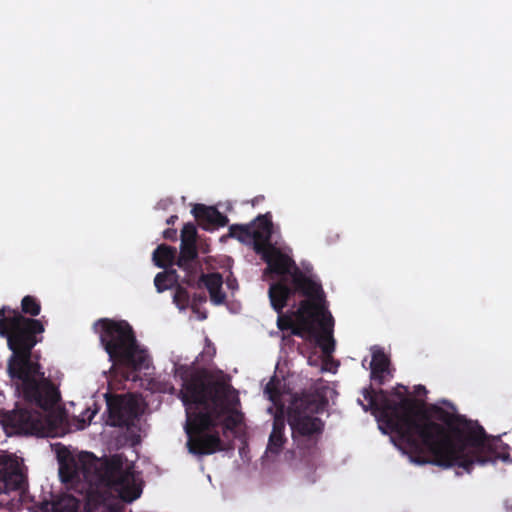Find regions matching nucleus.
Segmentation results:
<instances>
[{"mask_svg":"<svg viewBox=\"0 0 512 512\" xmlns=\"http://www.w3.org/2000/svg\"><path fill=\"white\" fill-rule=\"evenodd\" d=\"M407 392L401 384L393 388L396 401L387 391L369 386L362 391L368 404L359 403L398 437L415 463L457 467L468 474L476 464L512 463L510 446L500 436H489L478 422L436 404L425 406Z\"/></svg>","mask_w":512,"mask_h":512,"instance_id":"nucleus-1","label":"nucleus"},{"mask_svg":"<svg viewBox=\"0 0 512 512\" xmlns=\"http://www.w3.org/2000/svg\"><path fill=\"white\" fill-rule=\"evenodd\" d=\"M45 331L41 320L25 317L15 312L13 330L8 337V348L12 355L8 360V373L20 383L18 391L23 399L41 411L16 406L2 417V424L13 433L44 435L50 424L47 412L61 400L58 387L45 377L39 363L40 355L32 350L43 339Z\"/></svg>","mask_w":512,"mask_h":512,"instance_id":"nucleus-2","label":"nucleus"},{"mask_svg":"<svg viewBox=\"0 0 512 512\" xmlns=\"http://www.w3.org/2000/svg\"><path fill=\"white\" fill-rule=\"evenodd\" d=\"M81 477L87 484L85 512H119L113 504L112 491L128 503L139 498L142 492L135 483L133 467L124 466L123 457L119 454L101 463L94 460L82 463L66 480H80Z\"/></svg>","mask_w":512,"mask_h":512,"instance_id":"nucleus-3","label":"nucleus"},{"mask_svg":"<svg viewBox=\"0 0 512 512\" xmlns=\"http://www.w3.org/2000/svg\"><path fill=\"white\" fill-rule=\"evenodd\" d=\"M178 398L185 406V431L188 436L189 452L194 455H210L226 450L219 432L215 430L225 408L221 400L218 398L215 400L216 407L212 412H201L194 406V403H205L203 385L198 376L192 381H184Z\"/></svg>","mask_w":512,"mask_h":512,"instance_id":"nucleus-4","label":"nucleus"},{"mask_svg":"<svg viewBox=\"0 0 512 512\" xmlns=\"http://www.w3.org/2000/svg\"><path fill=\"white\" fill-rule=\"evenodd\" d=\"M326 399L317 392L295 393L287 407V421L296 447L309 451L317 446L324 431V422L314 416L322 412Z\"/></svg>","mask_w":512,"mask_h":512,"instance_id":"nucleus-5","label":"nucleus"},{"mask_svg":"<svg viewBox=\"0 0 512 512\" xmlns=\"http://www.w3.org/2000/svg\"><path fill=\"white\" fill-rule=\"evenodd\" d=\"M94 329L111 361L124 363L135 370L148 367V355L139 347L127 321L101 318L94 323Z\"/></svg>","mask_w":512,"mask_h":512,"instance_id":"nucleus-6","label":"nucleus"},{"mask_svg":"<svg viewBox=\"0 0 512 512\" xmlns=\"http://www.w3.org/2000/svg\"><path fill=\"white\" fill-rule=\"evenodd\" d=\"M293 315L295 322L290 328L292 335L300 338L308 336L314 339L326 355L334 351V318L324 306L312 301H301Z\"/></svg>","mask_w":512,"mask_h":512,"instance_id":"nucleus-7","label":"nucleus"},{"mask_svg":"<svg viewBox=\"0 0 512 512\" xmlns=\"http://www.w3.org/2000/svg\"><path fill=\"white\" fill-rule=\"evenodd\" d=\"M196 376L202 382L203 385V396L205 403H194L201 412H212L216 407L215 400H221L224 405V412L219 417V423L222 420L223 434L226 431H233L235 428L241 425L243 422V413L236 409V405L239 404V399L236 391L232 386L225 381H207L209 373L206 370H200L191 373L189 376L186 375V371L181 374L182 381H192Z\"/></svg>","mask_w":512,"mask_h":512,"instance_id":"nucleus-8","label":"nucleus"},{"mask_svg":"<svg viewBox=\"0 0 512 512\" xmlns=\"http://www.w3.org/2000/svg\"><path fill=\"white\" fill-rule=\"evenodd\" d=\"M291 284H288V279H279L270 284L268 295L271 306L277 313L284 309L295 293L306 297L303 301H312L324 306L325 294L321 283L306 275L299 267H295L293 271Z\"/></svg>","mask_w":512,"mask_h":512,"instance_id":"nucleus-9","label":"nucleus"},{"mask_svg":"<svg viewBox=\"0 0 512 512\" xmlns=\"http://www.w3.org/2000/svg\"><path fill=\"white\" fill-rule=\"evenodd\" d=\"M106 424L111 427H131L139 417L138 401L132 395L105 394Z\"/></svg>","mask_w":512,"mask_h":512,"instance_id":"nucleus-10","label":"nucleus"},{"mask_svg":"<svg viewBox=\"0 0 512 512\" xmlns=\"http://www.w3.org/2000/svg\"><path fill=\"white\" fill-rule=\"evenodd\" d=\"M273 224L270 213L258 215L247 225L233 224L229 227V236L238 239L242 243H253V249L258 244L264 246L271 240Z\"/></svg>","mask_w":512,"mask_h":512,"instance_id":"nucleus-11","label":"nucleus"},{"mask_svg":"<svg viewBox=\"0 0 512 512\" xmlns=\"http://www.w3.org/2000/svg\"><path fill=\"white\" fill-rule=\"evenodd\" d=\"M255 252L261 256V259L267 264L264 274L274 278L288 279L292 278L295 267H298L295 261L283 253L279 248L271 243V240L264 246L258 244Z\"/></svg>","mask_w":512,"mask_h":512,"instance_id":"nucleus-12","label":"nucleus"},{"mask_svg":"<svg viewBox=\"0 0 512 512\" xmlns=\"http://www.w3.org/2000/svg\"><path fill=\"white\" fill-rule=\"evenodd\" d=\"M26 483L21 464L13 455L0 454V494L24 489Z\"/></svg>","mask_w":512,"mask_h":512,"instance_id":"nucleus-13","label":"nucleus"},{"mask_svg":"<svg viewBox=\"0 0 512 512\" xmlns=\"http://www.w3.org/2000/svg\"><path fill=\"white\" fill-rule=\"evenodd\" d=\"M176 265L185 272L182 281L187 285H193L199 268L196 245L181 244Z\"/></svg>","mask_w":512,"mask_h":512,"instance_id":"nucleus-14","label":"nucleus"},{"mask_svg":"<svg viewBox=\"0 0 512 512\" xmlns=\"http://www.w3.org/2000/svg\"><path fill=\"white\" fill-rule=\"evenodd\" d=\"M192 214L197 220L199 226L204 230L224 227L228 223V218L217 208L206 206L204 204H195L192 208Z\"/></svg>","mask_w":512,"mask_h":512,"instance_id":"nucleus-15","label":"nucleus"},{"mask_svg":"<svg viewBox=\"0 0 512 512\" xmlns=\"http://www.w3.org/2000/svg\"><path fill=\"white\" fill-rule=\"evenodd\" d=\"M285 419L283 414V407L280 408V413H276L273 419L272 431L269 435L266 453L278 455L286 443L285 437Z\"/></svg>","mask_w":512,"mask_h":512,"instance_id":"nucleus-16","label":"nucleus"},{"mask_svg":"<svg viewBox=\"0 0 512 512\" xmlns=\"http://www.w3.org/2000/svg\"><path fill=\"white\" fill-rule=\"evenodd\" d=\"M390 360L382 349H375L372 353L371 378L378 382L379 385L384 384V373L388 371Z\"/></svg>","mask_w":512,"mask_h":512,"instance_id":"nucleus-17","label":"nucleus"},{"mask_svg":"<svg viewBox=\"0 0 512 512\" xmlns=\"http://www.w3.org/2000/svg\"><path fill=\"white\" fill-rule=\"evenodd\" d=\"M46 505L51 506L52 512H78L80 501L72 495L62 494Z\"/></svg>","mask_w":512,"mask_h":512,"instance_id":"nucleus-18","label":"nucleus"},{"mask_svg":"<svg viewBox=\"0 0 512 512\" xmlns=\"http://www.w3.org/2000/svg\"><path fill=\"white\" fill-rule=\"evenodd\" d=\"M175 256V248L161 244L153 252V261L157 267L166 268L174 262Z\"/></svg>","mask_w":512,"mask_h":512,"instance_id":"nucleus-19","label":"nucleus"},{"mask_svg":"<svg viewBox=\"0 0 512 512\" xmlns=\"http://www.w3.org/2000/svg\"><path fill=\"white\" fill-rule=\"evenodd\" d=\"M177 281L175 270L159 272L154 278V285L158 292H163L170 289L174 282Z\"/></svg>","mask_w":512,"mask_h":512,"instance_id":"nucleus-20","label":"nucleus"},{"mask_svg":"<svg viewBox=\"0 0 512 512\" xmlns=\"http://www.w3.org/2000/svg\"><path fill=\"white\" fill-rule=\"evenodd\" d=\"M21 309L24 314L35 317L41 312V304L36 297L27 295L21 301Z\"/></svg>","mask_w":512,"mask_h":512,"instance_id":"nucleus-21","label":"nucleus"},{"mask_svg":"<svg viewBox=\"0 0 512 512\" xmlns=\"http://www.w3.org/2000/svg\"><path fill=\"white\" fill-rule=\"evenodd\" d=\"M200 281L205 285L209 293L215 290H219L222 288L223 284L222 275L217 272L201 274Z\"/></svg>","mask_w":512,"mask_h":512,"instance_id":"nucleus-22","label":"nucleus"},{"mask_svg":"<svg viewBox=\"0 0 512 512\" xmlns=\"http://www.w3.org/2000/svg\"><path fill=\"white\" fill-rule=\"evenodd\" d=\"M264 392L277 407V413H280V408H284V404L281 403V393L273 380L266 385Z\"/></svg>","mask_w":512,"mask_h":512,"instance_id":"nucleus-23","label":"nucleus"},{"mask_svg":"<svg viewBox=\"0 0 512 512\" xmlns=\"http://www.w3.org/2000/svg\"><path fill=\"white\" fill-rule=\"evenodd\" d=\"M197 230L192 222L186 223L181 230V244L196 245Z\"/></svg>","mask_w":512,"mask_h":512,"instance_id":"nucleus-24","label":"nucleus"},{"mask_svg":"<svg viewBox=\"0 0 512 512\" xmlns=\"http://www.w3.org/2000/svg\"><path fill=\"white\" fill-rule=\"evenodd\" d=\"M173 301L180 309H185L190 303V295L187 289L178 285L173 296Z\"/></svg>","mask_w":512,"mask_h":512,"instance_id":"nucleus-25","label":"nucleus"},{"mask_svg":"<svg viewBox=\"0 0 512 512\" xmlns=\"http://www.w3.org/2000/svg\"><path fill=\"white\" fill-rule=\"evenodd\" d=\"M294 311H291L289 314H283V310L278 313L277 319V327L281 330H290L295 322V316L293 315Z\"/></svg>","mask_w":512,"mask_h":512,"instance_id":"nucleus-26","label":"nucleus"},{"mask_svg":"<svg viewBox=\"0 0 512 512\" xmlns=\"http://www.w3.org/2000/svg\"><path fill=\"white\" fill-rule=\"evenodd\" d=\"M14 319L15 314L13 316L0 318V336L5 337L7 340L13 330Z\"/></svg>","mask_w":512,"mask_h":512,"instance_id":"nucleus-27","label":"nucleus"},{"mask_svg":"<svg viewBox=\"0 0 512 512\" xmlns=\"http://www.w3.org/2000/svg\"><path fill=\"white\" fill-rule=\"evenodd\" d=\"M209 294H210L211 301L215 305H221V304H223L225 302L226 295L222 291V288H220L219 290L212 291Z\"/></svg>","mask_w":512,"mask_h":512,"instance_id":"nucleus-28","label":"nucleus"},{"mask_svg":"<svg viewBox=\"0 0 512 512\" xmlns=\"http://www.w3.org/2000/svg\"><path fill=\"white\" fill-rule=\"evenodd\" d=\"M163 238L170 241L177 240V230L174 228H168L163 231Z\"/></svg>","mask_w":512,"mask_h":512,"instance_id":"nucleus-29","label":"nucleus"},{"mask_svg":"<svg viewBox=\"0 0 512 512\" xmlns=\"http://www.w3.org/2000/svg\"><path fill=\"white\" fill-rule=\"evenodd\" d=\"M206 301V296L204 294H194L191 307L194 310L197 303H202Z\"/></svg>","mask_w":512,"mask_h":512,"instance_id":"nucleus-30","label":"nucleus"},{"mask_svg":"<svg viewBox=\"0 0 512 512\" xmlns=\"http://www.w3.org/2000/svg\"><path fill=\"white\" fill-rule=\"evenodd\" d=\"M415 393L418 396H421V395H425L427 393V390H426L425 386L418 385V386L415 387Z\"/></svg>","mask_w":512,"mask_h":512,"instance_id":"nucleus-31","label":"nucleus"},{"mask_svg":"<svg viewBox=\"0 0 512 512\" xmlns=\"http://www.w3.org/2000/svg\"><path fill=\"white\" fill-rule=\"evenodd\" d=\"M178 220V216L177 215H171L167 220H166V223L167 225H174L175 222Z\"/></svg>","mask_w":512,"mask_h":512,"instance_id":"nucleus-32","label":"nucleus"},{"mask_svg":"<svg viewBox=\"0 0 512 512\" xmlns=\"http://www.w3.org/2000/svg\"><path fill=\"white\" fill-rule=\"evenodd\" d=\"M263 200H264V196L261 195V196H256L255 198H253L251 202H252V205L255 206Z\"/></svg>","mask_w":512,"mask_h":512,"instance_id":"nucleus-33","label":"nucleus"},{"mask_svg":"<svg viewBox=\"0 0 512 512\" xmlns=\"http://www.w3.org/2000/svg\"><path fill=\"white\" fill-rule=\"evenodd\" d=\"M235 285H237L236 279H227V286L229 288L233 289Z\"/></svg>","mask_w":512,"mask_h":512,"instance_id":"nucleus-34","label":"nucleus"},{"mask_svg":"<svg viewBox=\"0 0 512 512\" xmlns=\"http://www.w3.org/2000/svg\"><path fill=\"white\" fill-rule=\"evenodd\" d=\"M3 313H4V312H3V310H1V309H0V316H2V315H3Z\"/></svg>","mask_w":512,"mask_h":512,"instance_id":"nucleus-35","label":"nucleus"}]
</instances>
